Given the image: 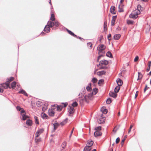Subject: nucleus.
<instances>
[{"label": "nucleus", "instance_id": "1", "mask_svg": "<svg viewBox=\"0 0 151 151\" xmlns=\"http://www.w3.org/2000/svg\"><path fill=\"white\" fill-rule=\"evenodd\" d=\"M47 24H48V26L49 27H52L54 26L58 27L59 26V23L57 21H55L54 22H52L49 21L48 22Z\"/></svg>", "mask_w": 151, "mask_h": 151}, {"label": "nucleus", "instance_id": "2", "mask_svg": "<svg viewBox=\"0 0 151 151\" xmlns=\"http://www.w3.org/2000/svg\"><path fill=\"white\" fill-rule=\"evenodd\" d=\"M86 96H84V98L83 99H81L79 100L80 104L81 106H83L84 104V102L88 103L89 101L86 98Z\"/></svg>", "mask_w": 151, "mask_h": 151}, {"label": "nucleus", "instance_id": "3", "mask_svg": "<svg viewBox=\"0 0 151 151\" xmlns=\"http://www.w3.org/2000/svg\"><path fill=\"white\" fill-rule=\"evenodd\" d=\"M68 110L70 114L73 113L74 112V108L72 106L69 105L68 107Z\"/></svg>", "mask_w": 151, "mask_h": 151}, {"label": "nucleus", "instance_id": "4", "mask_svg": "<svg viewBox=\"0 0 151 151\" xmlns=\"http://www.w3.org/2000/svg\"><path fill=\"white\" fill-rule=\"evenodd\" d=\"M93 95V92L92 91L91 93L88 94V96L85 95L84 96H86V98L88 101L89 100H91L92 99V96Z\"/></svg>", "mask_w": 151, "mask_h": 151}, {"label": "nucleus", "instance_id": "5", "mask_svg": "<svg viewBox=\"0 0 151 151\" xmlns=\"http://www.w3.org/2000/svg\"><path fill=\"white\" fill-rule=\"evenodd\" d=\"M101 117L99 118L98 120V123L99 124H103L105 122V117H102L101 116Z\"/></svg>", "mask_w": 151, "mask_h": 151}, {"label": "nucleus", "instance_id": "6", "mask_svg": "<svg viewBox=\"0 0 151 151\" xmlns=\"http://www.w3.org/2000/svg\"><path fill=\"white\" fill-rule=\"evenodd\" d=\"M52 109H55L56 108H57V110L58 111H60L63 108V107L60 106H59L58 105H54L52 106Z\"/></svg>", "mask_w": 151, "mask_h": 151}, {"label": "nucleus", "instance_id": "7", "mask_svg": "<svg viewBox=\"0 0 151 151\" xmlns=\"http://www.w3.org/2000/svg\"><path fill=\"white\" fill-rule=\"evenodd\" d=\"M118 86H121L123 84L122 81L120 79L118 78L116 81Z\"/></svg>", "mask_w": 151, "mask_h": 151}, {"label": "nucleus", "instance_id": "8", "mask_svg": "<svg viewBox=\"0 0 151 151\" xmlns=\"http://www.w3.org/2000/svg\"><path fill=\"white\" fill-rule=\"evenodd\" d=\"M50 27H49V26H48V24H47V25L45 26L44 31L47 33L49 32H50Z\"/></svg>", "mask_w": 151, "mask_h": 151}, {"label": "nucleus", "instance_id": "9", "mask_svg": "<svg viewBox=\"0 0 151 151\" xmlns=\"http://www.w3.org/2000/svg\"><path fill=\"white\" fill-rule=\"evenodd\" d=\"M116 93H114L113 92L110 91L109 93V94L110 96L114 98L116 97L117 94Z\"/></svg>", "mask_w": 151, "mask_h": 151}, {"label": "nucleus", "instance_id": "10", "mask_svg": "<svg viewBox=\"0 0 151 151\" xmlns=\"http://www.w3.org/2000/svg\"><path fill=\"white\" fill-rule=\"evenodd\" d=\"M101 132L98 131H96L94 133V135L95 137L100 136L101 135Z\"/></svg>", "mask_w": 151, "mask_h": 151}, {"label": "nucleus", "instance_id": "11", "mask_svg": "<svg viewBox=\"0 0 151 151\" xmlns=\"http://www.w3.org/2000/svg\"><path fill=\"white\" fill-rule=\"evenodd\" d=\"M116 16H113L112 18V19L111 21V25L113 26L114 25L115 20L116 19Z\"/></svg>", "mask_w": 151, "mask_h": 151}, {"label": "nucleus", "instance_id": "12", "mask_svg": "<svg viewBox=\"0 0 151 151\" xmlns=\"http://www.w3.org/2000/svg\"><path fill=\"white\" fill-rule=\"evenodd\" d=\"M18 93H21L24 95V96H28V95L26 92V91L22 89H21L20 90V91L18 92Z\"/></svg>", "mask_w": 151, "mask_h": 151}, {"label": "nucleus", "instance_id": "13", "mask_svg": "<svg viewBox=\"0 0 151 151\" xmlns=\"http://www.w3.org/2000/svg\"><path fill=\"white\" fill-rule=\"evenodd\" d=\"M93 144V142L92 140H88L87 141L86 145L91 147Z\"/></svg>", "mask_w": 151, "mask_h": 151}, {"label": "nucleus", "instance_id": "14", "mask_svg": "<svg viewBox=\"0 0 151 151\" xmlns=\"http://www.w3.org/2000/svg\"><path fill=\"white\" fill-rule=\"evenodd\" d=\"M110 12L113 14H116L115 7L114 6H112L110 9Z\"/></svg>", "mask_w": 151, "mask_h": 151}, {"label": "nucleus", "instance_id": "15", "mask_svg": "<svg viewBox=\"0 0 151 151\" xmlns=\"http://www.w3.org/2000/svg\"><path fill=\"white\" fill-rule=\"evenodd\" d=\"M48 112L50 116H54L55 112L52 109L50 110L49 109Z\"/></svg>", "mask_w": 151, "mask_h": 151}, {"label": "nucleus", "instance_id": "16", "mask_svg": "<svg viewBox=\"0 0 151 151\" xmlns=\"http://www.w3.org/2000/svg\"><path fill=\"white\" fill-rule=\"evenodd\" d=\"M105 46L103 45H101L99 47V52H101L102 51L105 49Z\"/></svg>", "mask_w": 151, "mask_h": 151}, {"label": "nucleus", "instance_id": "17", "mask_svg": "<svg viewBox=\"0 0 151 151\" xmlns=\"http://www.w3.org/2000/svg\"><path fill=\"white\" fill-rule=\"evenodd\" d=\"M138 17V16L135 14H131L129 15V17L131 18H132L134 19H136Z\"/></svg>", "mask_w": 151, "mask_h": 151}, {"label": "nucleus", "instance_id": "18", "mask_svg": "<svg viewBox=\"0 0 151 151\" xmlns=\"http://www.w3.org/2000/svg\"><path fill=\"white\" fill-rule=\"evenodd\" d=\"M32 121L30 119H28L26 122V124L27 125L29 126H31L32 124Z\"/></svg>", "mask_w": 151, "mask_h": 151}, {"label": "nucleus", "instance_id": "19", "mask_svg": "<svg viewBox=\"0 0 151 151\" xmlns=\"http://www.w3.org/2000/svg\"><path fill=\"white\" fill-rule=\"evenodd\" d=\"M121 37V35L120 34H116L114 35V38L115 40H119Z\"/></svg>", "mask_w": 151, "mask_h": 151}, {"label": "nucleus", "instance_id": "20", "mask_svg": "<svg viewBox=\"0 0 151 151\" xmlns=\"http://www.w3.org/2000/svg\"><path fill=\"white\" fill-rule=\"evenodd\" d=\"M91 149V147L87 146V145L86 146L83 150V151H90Z\"/></svg>", "mask_w": 151, "mask_h": 151}, {"label": "nucleus", "instance_id": "21", "mask_svg": "<svg viewBox=\"0 0 151 151\" xmlns=\"http://www.w3.org/2000/svg\"><path fill=\"white\" fill-rule=\"evenodd\" d=\"M108 64V61L106 60H104V61L101 60L100 61V62L99 65L100 64L104 65H107Z\"/></svg>", "mask_w": 151, "mask_h": 151}, {"label": "nucleus", "instance_id": "22", "mask_svg": "<svg viewBox=\"0 0 151 151\" xmlns=\"http://www.w3.org/2000/svg\"><path fill=\"white\" fill-rule=\"evenodd\" d=\"M67 31L69 33V34L71 35L72 36L74 37H77V36L75 35L74 33H73L72 32H71V31L68 30V29H66Z\"/></svg>", "mask_w": 151, "mask_h": 151}, {"label": "nucleus", "instance_id": "23", "mask_svg": "<svg viewBox=\"0 0 151 151\" xmlns=\"http://www.w3.org/2000/svg\"><path fill=\"white\" fill-rule=\"evenodd\" d=\"M101 111L103 113L106 114L107 113V110L105 109L104 107H102L101 109Z\"/></svg>", "mask_w": 151, "mask_h": 151}, {"label": "nucleus", "instance_id": "24", "mask_svg": "<svg viewBox=\"0 0 151 151\" xmlns=\"http://www.w3.org/2000/svg\"><path fill=\"white\" fill-rule=\"evenodd\" d=\"M120 89V86H116L114 89V92L115 93H118Z\"/></svg>", "mask_w": 151, "mask_h": 151}, {"label": "nucleus", "instance_id": "25", "mask_svg": "<svg viewBox=\"0 0 151 151\" xmlns=\"http://www.w3.org/2000/svg\"><path fill=\"white\" fill-rule=\"evenodd\" d=\"M138 77L137 79V80L139 79H141L142 78L143 76L142 74L140 72H138Z\"/></svg>", "mask_w": 151, "mask_h": 151}, {"label": "nucleus", "instance_id": "26", "mask_svg": "<svg viewBox=\"0 0 151 151\" xmlns=\"http://www.w3.org/2000/svg\"><path fill=\"white\" fill-rule=\"evenodd\" d=\"M51 14V17L50 18V20H52V21H54L55 20V17L53 13L52 12Z\"/></svg>", "mask_w": 151, "mask_h": 151}, {"label": "nucleus", "instance_id": "27", "mask_svg": "<svg viewBox=\"0 0 151 151\" xmlns=\"http://www.w3.org/2000/svg\"><path fill=\"white\" fill-rule=\"evenodd\" d=\"M68 119L67 118L65 119L63 121L60 122V124L62 126L65 125Z\"/></svg>", "mask_w": 151, "mask_h": 151}, {"label": "nucleus", "instance_id": "28", "mask_svg": "<svg viewBox=\"0 0 151 151\" xmlns=\"http://www.w3.org/2000/svg\"><path fill=\"white\" fill-rule=\"evenodd\" d=\"M22 119L23 120H25L26 119L28 118L29 116L27 115H25V114H22Z\"/></svg>", "mask_w": 151, "mask_h": 151}, {"label": "nucleus", "instance_id": "29", "mask_svg": "<svg viewBox=\"0 0 151 151\" xmlns=\"http://www.w3.org/2000/svg\"><path fill=\"white\" fill-rule=\"evenodd\" d=\"M98 73H99L98 75L99 76H101L103 75L106 72L104 70H102L98 72Z\"/></svg>", "mask_w": 151, "mask_h": 151}, {"label": "nucleus", "instance_id": "30", "mask_svg": "<svg viewBox=\"0 0 151 151\" xmlns=\"http://www.w3.org/2000/svg\"><path fill=\"white\" fill-rule=\"evenodd\" d=\"M106 55L109 58H112V57L111 53L109 51H108L106 53Z\"/></svg>", "mask_w": 151, "mask_h": 151}, {"label": "nucleus", "instance_id": "31", "mask_svg": "<svg viewBox=\"0 0 151 151\" xmlns=\"http://www.w3.org/2000/svg\"><path fill=\"white\" fill-rule=\"evenodd\" d=\"M16 84V82L13 81L12 82L11 84V87L12 88H14L15 87Z\"/></svg>", "mask_w": 151, "mask_h": 151}, {"label": "nucleus", "instance_id": "32", "mask_svg": "<svg viewBox=\"0 0 151 151\" xmlns=\"http://www.w3.org/2000/svg\"><path fill=\"white\" fill-rule=\"evenodd\" d=\"M127 23L128 24H133L134 22L131 20H127Z\"/></svg>", "mask_w": 151, "mask_h": 151}, {"label": "nucleus", "instance_id": "33", "mask_svg": "<svg viewBox=\"0 0 151 151\" xmlns=\"http://www.w3.org/2000/svg\"><path fill=\"white\" fill-rule=\"evenodd\" d=\"M14 78L13 77H11L10 78H7V82L8 83H10L11 81L14 80Z\"/></svg>", "mask_w": 151, "mask_h": 151}, {"label": "nucleus", "instance_id": "34", "mask_svg": "<svg viewBox=\"0 0 151 151\" xmlns=\"http://www.w3.org/2000/svg\"><path fill=\"white\" fill-rule=\"evenodd\" d=\"M34 119L35 120V123L36 124H39V121H38V117L36 116H35L34 117Z\"/></svg>", "mask_w": 151, "mask_h": 151}, {"label": "nucleus", "instance_id": "35", "mask_svg": "<svg viewBox=\"0 0 151 151\" xmlns=\"http://www.w3.org/2000/svg\"><path fill=\"white\" fill-rule=\"evenodd\" d=\"M111 102V99L110 98H108L106 101V103L107 104H109Z\"/></svg>", "mask_w": 151, "mask_h": 151}, {"label": "nucleus", "instance_id": "36", "mask_svg": "<svg viewBox=\"0 0 151 151\" xmlns=\"http://www.w3.org/2000/svg\"><path fill=\"white\" fill-rule=\"evenodd\" d=\"M41 116H42V118H43V119L45 118H47L48 116L44 112H43Z\"/></svg>", "mask_w": 151, "mask_h": 151}, {"label": "nucleus", "instance_id": "37", "mask_svg": "<svg viewBox=\"0 0 151 151\" xmlns=\"http://www.w3.org/2000/svg\"><path fill=\"white\" fill-rule=\"evenodd\" d=\"M97 81V78L94 77L91 80V81L93 83H96Z\"/></svg>", "mask_w": 151, "mask_h": 151}, {"label": "nucleus", "instance_id": "38", "mask_svg": "<svg viewBox=\"0 0 151 151\" xmlns=\"http://www.w3.org/2000/svg\"><path fill=\"white\" fill-rule=\"evenodd\" d=\"M118 8H119V10L118 11L119 12H123L124 11L123 9V8L121 7H120V5H119L118 6Z\"/></svg>", "mask_w": 151, "mask_h": 151}, {"label": "nucleus", "instance_id": "39", "mask_svg": "<svg viewBox=\"0 0 151 151\" xmlns=\"http://www.w3.org/2000/svg\"><path fill=\"white\" fill-rule=\"evenodd\" d=\"M78 105L77 102L76 101L74 102L72 104V106L73 107H76Z\"/></svg>", "mask_w": 151, "mask_h": 151}, {"label": "nucleus", "instance_id": "40", "mask_svg": "<svg viewBox=\"0 0 151 151\" xmlns=\"http://www.w3.org/2000/svg\"><path fill=\"white\" fill-rule=\"evenodd\" d=\"M87 90L88 91H91V87L88 85V86L86 87Z\"/></svg>", "mask_w": 151, "mask_h": 151}, {"label": "nucleus", "instance_id": "41", "mask_svg": "<svg viewBox=\"0 0 151 151\" xmlns=\"http://www.w3.org/2000/svg\"><path fill=\"white\" fill-rule=\"evenodd\" d=\"M104 82V80L103 79H100L98 81V84H99L100 83H102Z\"/></svg>", "mask_w": 151, "mask_h": 151}, {"label": "nucleus", "instance_id": "42", "mask_svg": "<svg viewBox=\"0 0 151 151\" xmlns=\"http://www.w3.org/2000/svg\"><path fill=\"white\" fill-rule=\"evenodd\" d=\"M66 145V142H63L62 144V147L63 148H64Z\"/></svg>", "mask_w": 151, "mask_h": 151}, {"label": "nucleus", "instance_id": "43", "mask_svg": "<svg viewBox=\"0 0 151 151\" xmlns=\"http://www.w3.org/2000/svg\"><path fill=\"white\" fill-rule=\"evenodd\" d=\"M101 129V126H99L98 127H96L95 128V130L96 131H99Z\"/></svg>", "mask_w": 151, "mask_h": 151}, {"label": "nucleus", "instance_id": "44", "mask_svg": "<svg viewBox=\"0 0 151 151\" xmlns=\"http://www.w3.org/2000/svg\"><path fill=\"white\" fill-rule=\"evenodd\" d=\"M87 46L88 47H90V48H92V44L91 42H88L87 44Z\"/></svg>", "mask_w": 151, "mask_h": 151}, {"label": "nucleus", "instance_id": "45", "mask_svg": "<svg viewBox=\"0 0 151 151\" xmlns=\"http://www.w3.org/2000/svg\"><path fill=\"white\" fill-rule=\"evenodd\" d=\"M41 102L40 101H37L36 103V104L38 107H40L41 106Z\"/></svg>", "mask_w": 151, "mask_h": 151}, {"label": "nucleus", "instance_id": "46", "mask_svg": "<svg viewBox=\"0 0 151 151\" xmlns=\"http://www.w3.org/2000/svg\"><path fill=\"white\" fill-rule=\"evenodd\" d=\"M44 130L43 129H42L37 130V132H38L40 134L41 133H42L43 132Z\"/></svg>", "mask_w": 151, "mask_h": 151}, {"label": "nucleus", "instance_id": "47", "mask_svg": "<svg viewBox=\"0 0 151 151\" xmlns=\"http://www.w3.org/2000/svg\"><path fill=\"white\" fill-rule=\"evenodd\" d=\"M59 125V124L57 122H55L53 124V126H56V127H58Z\"/></svg>", "mask_w": 151, "mask_h": 151}, {"label": "nucleus", "instance_id": "48", "mask_svg": "<svg viewBox=\"0 0 151 151\" xmlns=\"http://www.w3.org/2000/svg\"><path fill=\"white\" fill-rule=\"evenodd\" d=\"M35 141L36 143H38V142H40L41 141V139L40 138L35 139Z\"/></svg>", "mask_w": 151, "mask_h": 151}, {"label": "nucleus", "instance_id": "49", "mask_svg": "<svg viewBox=\"0 0 151 151\" xmlns=\"http://www.w3.org/2000/svg\"><path fill=\"white\" fill-rule=\"evenodd\" d=\"M84 96V92L83 93H80L79 95V98H82L83 96Z\"/></svg>", "mask_w": 151, "mask_h": 151}, {"label": "nucleus", "instance_id": "50", "mask_svg": "<svg viewBox=\"0 0 151 151\" xmlns=\"http://www.w3.org/2000/svg\"><path fill=\"white\" fill-rule=\"evenodd\" d=\"M20 111H21V115H22V114H26L25 112V111L22 108Z\"/></svg>", "mask_w": 151, "mask_h": 151}, {"label": "nucleus", "instance_id": "51", "mask_svg": "<svg viewBox=\"0 0 151 151\" xmlns=\"http://www.w3.org/2000/svg\"><path fill=\"white\" fill-rule=\"evenodd\" d=\"M97 90H98V89L96 88H95L93 89V91L95 93V94H94L95 95L97 93Z\"/></svg>", "mask_w": 151, "mask_h": 151}, {"label": "nucleus", "instance_id": "52", "mask_svg": "<svg viewBox=\"0 0 151 151\" xmlns=\"http://www.w3.org/2000/svg\"><path fill=\"white\" fill-rule=\"evenodd\" d=\"M16 108L17 111H20L22 109V108H21L19 106H17Z\"/></svg>", "mask_w": 151, "mask_h": 151}, {"label": "nucleus", "instance_id": "53", "mask_svg": "<svg viewBox=\"0 0 151 151\" xmlns=\"http://www.w3.org/2000/svg\"><path fill=\"white\" fill-rule=\"evenodd\" d=\"M119 141H120V138L119 137H117L116 140V144H118L119 142Z\"/></svg>", "mask_w": 151, "mask_h": 151}, {"label": "nucleus", "instance_id": "54", "mask_svg": "<svg viewBox=\"0 0 151 151\" xmlns=\"http://www.w3.org/2000/svg\"><path fill=\"white\" fill-rule=\"evenodd\" d=\"M47 109V108L46 106H43L42 108V111H45Z\"/></svg>", "mask_w": 151, "mask_h": 151}, {"label": "nucleus", "instance_id": "55", "mask_svg": "<svg viewBox=\"0 0 151 151\" xmlns=\"http://www.w3.org/2000/svg\"><path fill=\"white\" fill-rule=\"evenodd\" d=\"M139 59V57L138 56H136L134 60V62H137Z\"/></svg>", "mask_w": 151, "mask_h": 151}, {"label": "nucleus", "instance_id": "56", "mask_svg": "<svg viewBox=\"0 0 151 151\" xmlns=\"http://www.w3.org/2000/svg\"><path fill=\"white\" fill-rule=\"evenodd\" d=\"M147 88H149V87H147V85H146L145 88L144 89V92L145 93V91H146V90H147Z\"/></svg>", "mask_w": 151, "mask_h": 151}, {"label": "nucleus", "instance_id": "57", "mask_svg": "<svg viewBox=\"0 0 151 151\" xmlns=\"http://www.w3.org/2000/svg\"><path fill=\"white\" fill-rule=\"evenodd\" d=\"M132 127H133V126L132 125H130L129 128V130L128 132V133H129L131 132V130L132 128Z\"/></svg>", "mask_w": 151, "mask_h": 151}, {"label": "nucleus", "instance_id": "58", "mask_svg": "<svg viewBox=\"0 0 151 151\" xmlns=\"http://www.w3.org/2000/svg\"><path fill=\"white\" fill-rule=\"evenodd\" d=\"M40 134L38 132H37L35 133V137H38L40 135Z\"/></svg>", "mask_w": 151, "mask_h": 151}, {"label": "nucleus", "instance_id": "59", "mask_svg": "<svg viewBox=\"0 0 151 151\" xmlns=\"http://www.w3.org/2000/svg\"><path fill=\"white\" fill-rule=\"evenodd\" d=\"M62 104H63L64 107H66L68 105V103H66V102L62 103Z\"/></svg>", "mask_w": 151, "mask_h": 151}, {"label": "nucleus", "instance_id": "60", "mask_svg": "<svg viewBox=\"0 0 151 151\" xmlns=\"http://www.w3.org/2000/svg\"><path fill=\"white\" fill-rule=\"evenodd\" d=\"M125 140V139H123L122 140L121 142V145H122L123 146V145L124 143Z\"/></svg>", "mask_w": 151, "mask_h": 151}, {"label": "nucleus", "instance_id": "61", "mask_svg": "<svg viewBox=\"0 0 151 151\" xmlns=\"http://www.w3.org/2000/svg\"><path fill=\"white\" fill-rule=\"evenodd\" d=\"M107 26V22L106 21L104 22V28H105Z\"/></svg>", "mask_w": 151, "mask_h": 151}, {"label": "nucleus", "instance_id": "62", "mask_svg": "<svg viewBox=\"0 0 151 151\" xmlns=\"http://www.w3.org/2000/svg\"><path fill=\"white\" fill-rule=\"evenodd\" d=\"M111 34H109L108 36V38L109 40H111Z\"/></svg>", "mask_w": 151, "mask_h": 151}, {"label": "nucleus", "instance_id": "63", "mask_svg": "<svg viewBox=\"0 0 151 151\" xmlns=\"http://www.w3.org/2000/svg\"><path fill=\"white\" fill-rule=\"evenodd\" d=\"M107 67H100V69H106L107 68Z\"/></svg>", "mask_w": 151, "mask_h": 151}, {"label": "nucleus", "instance_id": "64", "mask_svg": "<svg viewBox=\"0 0 151 151\" xmlns=\"http://www.w3.org/2000/svg\"><path fill=\"white\" fill-rule=\"evenodd\" d=\"M4 92V89L3 88H0V92L1 93H3Z\"/></svg>", "mask_w": 151, "mask_h": 151}]
</instances>
